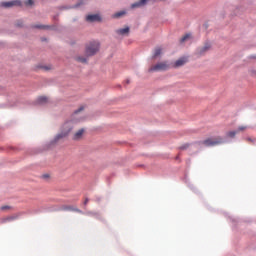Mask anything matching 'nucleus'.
Here are the masks:
<instances>
[{"instance_id":"nucleus-1","label":"nucleus","mask_w":256,"mask_h":256,"mask_svg":"<svg viewBox=\"0 0 256 256\" xmlns=\"http://www.w3.org/2000/svg\"><path fill=\"white\" fill-rule=\"evenodd\" d=\"M99 52V42H89L85 48L86 57H93Z\"/></svg>"},{"instance_id":"nucleus-2","label":"nucleus","mask_w":256,"mask_h":256,"mask_svg":"<svg viewBox=\"0 0 256 256\" xmlns=\"http://www.w3.org/2000/svg\"><path fill=\"white\" fill-rule=\"evenodd\" d=\"M223 143V138L217 137V138H208L202 142V145H205V147H215V145H221Z\"/></svg>"},{"instance_id":"nucleus-3","label":"nucleus","mask_w":256,"mask_h":256,"mask_svg":"<svg viewBox=\"0 0 256 256\" xmlns=\"http://www.w3.org/2000/svg\"><path fill=\"white\" fill-rule=\"evenodd\" d=\"M169 69V64L167 62H159L158 64L149 68V72L153 73V71H167Z\"/></svg>"},{"instance_id":"nucleus-4","label":"nucleus","mask_w":256,"mask_h":256,"mask_svg":"<svg viewBox=\"0 0 256 256\" xmlns=\"http://www.w3.org/2000/svg\"><path fill=\"white\" fill-rule=\"evenodd\" d=\"M21 7V1L19 0H14L10 2H1L0 7H5L6 9H9V7Z\"/></svg>"},{"instance_id":"nucleus-5","label":"nucleus","mask_w":256,"mask_h":256,"mask_svg":"<svg viewBox=\"0 0 256 256\" xmlns=\"http://www.w3.org/2000/svg\"><path fill=\"white\" fill-rule=\"evenodd\" d=\"M86 21H88L89 23H94V21H101V16H99L98 14L88 15L86 17Z\"/></svg>"},{"instance_id":"nucleus-6","label":"nucleus","mask_w":256,"mask_h":256,"mask_svg":"<svg viewBox=\"0 0 256 256\" xmlns=\"http://www.w3.org/2000/svg\"><path fill=\"white\" fill-rule=\"evenodd\" d=\"M189 60L187 59V57H182L179 58L175 63H174V67H183V65H185V63H187Z\"/></svg>"},{"instance_id":"nucleus-7","label":"nucleus","mask_w":256,"mask_h":256,"mask_svg":"<svg viewBox=\"0 0 256 256\" xmlns=\"http://www.w3.org/2000/svg\"><path fill=\"white\" fill-rule=\"evenodd\" d=\"M15 219H17V215L6 216L0 219V223H11V221H15Z\"/></svg>"},{"instance_id":"nucleus-8","label":"nucleus","mask_w":256,"mask_h":256,"mask_svg":"<svg viewBox=\"0 0 256 256\" xmlns=\"http://www.w3.org/2000/svg\"><path fill=\"white\" fill-rule=\"evenodd\" d=\"M211 49V44L206 43L203 47L199 48L197 51L198 55H203L204 53H207Z\"/></svg>"},{"instance_id":"nucleus-9","label":"nucleus","mask_w":256,"mask_h":256,"mask_svg":"<svg viewBox=\"0 0 256 256\" xmlns=\"http://www.w3.org/2000/svg\"><path fill=\"white\" fill-rule=\"evenodd\" d=\"M83 133H85V130H84V129L78 130V131L74 134L73 139H74L75 141H78V139H81V137H83Z\"/></svg>"},{"instance_id":"nucleus-10","label":"nucleus","mask_w":256,"mask_h":256,"mask_svg":"<svg viewBox=\"0 0 256 256\" xmlns=\"http://www.w3.org/2000/svg\"><path fill=\"white\" fill-rule=\"evenodd\" d=\"M147 3V0H140L139 2H136L131 5L132 9H136V7H143Z\"/></svg>"},{"instance_id":"nucleus-11","label":"nucleus","mask_w":256,"mask_h":256,"mask_svg":"<svg viewBox=\"0 0 256 256\" xmlns=\"http://www.w3.org/2000/svg\"><path fill=\"white\" fill-rule=\"evenodd\" d=\"M162 53H163V48H161V47H156V48L154 49L153 58L155 59V58L159 57Z\"/></svg>"},{"instance_id":"nucleus-12","label":"nucleus","mask_w":256,"mask_h":256,"mask_svg":"<svg viewBox=\"0 0 256 256\" xmlns=\"http://www.w3.org/2000/svg\"><path fill=\"white\" fill-rule=\"evenodd\" d=\"M116 33H118V35H125V34L129 33V27L119 29L116 31Z\"/></svg>"},{"instance_id":"nucleus-13","label":"nucleus","mask_w":256,"mask_h":256,"mask_svg":"<svg viewBox=\"0 0 256 256\" xmlns=\"http://www.w3.org/2000/svg\"><path fill=\"white\" fill-rule=\"evenodd\" d=\"M49 101V98H47L46 96H40L38 98V103H40L41 105L47 103Z\"/></svg>"},{"instance_id":"nucleus-14","label":"nucleus","mask_w":256,"mask_h":256,"mask_svg":"<svg viewBox=\"0 0 256 256\" xmlns=\"http://www.w3.org/2000/svg\"><path fill=\"white\" fill-rule=\"evenodd\" d=\"M191 39V34H186L180 39V43H185L186 41H189Z\"/></svg>"},{"instance_id":"nucleus-15","label":"nucleus","mask_w":256,"mask_h":256,"mask_svg":"<svg viewBox=\"0 0 256 256\" xmlns=\"http://www.w3.org/2000/svg\"><path fill=\"white\" fill-rule=\"evenodd\" d=\"M191 146L190 143L182 144L179 149L180 151H187V149Z\"/></svg>"},{"instance_id":"nucleus-16","label":"nucleus","mask_w":256,"mask_h":256,"mask_svg":"<svg viewBox=\"0 0 256 256\" xmlns=\"http://www.w3.org/2000/svg\"><path fill=\"white\" fill-rule=\"evenodd\" d=\"M76 61H78L79 63H87V58L78 56L76 57Z\"/></svg>"},{"instance_id":"nucleus-17","label":"nucleus","mask_w":256,"mask_h":256,"mask_svg":"<svg viewBox=\"0 0 256 256\" xmlns=\"http://www.w3.org/2000/svg\"><path fill=\"white\" fill-rule=\"evenodd\" d=\"M237 133H239V131H230L227 133V137H230L233 139V137H235Z\"/></svg>"},{"instance_id":"nucleus-18","label":"nucleus","mask_w":256,"mask_h":256,"mask_svg":"<svg viewBox=\"0 0 256 256\" xmlns=\"http://www.w3.org/2000/svg\"><path fill=\"white\" fill-rule=\"evenodd\" d=\"M123 15H125V11H120V12L114 14V17L117 19L119 17H123Z\"/></svg>"},{"instance_id":"nucleus-19","label":"nucleus","mask_w":256,"mask_h":256,"mask_svg":"<svg viewBox=\"0 0 256 256\" xmlns=\"http://www.w3.org/2000/svg\"><path fill=\"white\" fill-rule=\"evenodd\" d=\"M36 29H49V26H35Z\"/></svg>"},{"instance_id":"nucleus-20","label":"nucleus","mask_w":256,"mask_h":256,"mask_svg":"<svg viewBox=\"0 0 256 256\" xmlns=\"http://www.w3.org/2000/svg\"><path fill=\"white\" fill-rule=\"evenodd\" d=\"M25 5H33V0H26Z\"/></svg>"},{"instance_id":"nucleus-21","label":"nucleus","mask_w":256,"mask_h":256,"mask_svg":"<svg viewBox=\"0 0 256 256\" xmlns=\"http://www.w3.org/2000/svg\"><path fill=\"white\" fill-rule=\"evenodd\" d=\"M83 109H85V108L83 106H81L78 110L75 111V114L81 113V111H83Z\"/></svg>"},{"instance_id":"nucleus-22","label":"nucleus","mask_w":256,"mask_h":256,"mask_svg":"<svg viewBox=\"0 0 256 256\" xmlns=\"http://www.w3.org/2000/svg\"><path fill=\"white\" fill-rule=\"evenodd\" d=\"M245 129H246L245 126H240V127L238 128V132H239V131H245Z\"/></svg>"},{"instance_id":"nucleus-23","label":"nucleus","mask_w":256,"mask_h":256,"mask_svg":"<svg viewBox=\"0 0 256 256\" xmlns=\"http://www.w3.org/2000/svg\"><path fill=\"white\" fill-rule=\"evenodd\" d=\"M42 69H44V71H49V69H51V67H49V66H43Z\"/></svg>"},{"instance_id":"nucleus-24","label":"nucleus","mask_w":256,"mask_h":256,"mask_svg":"<svg viewBox=\"0 0 256 256\" xmlns=\"http://www.w3.org/2000/svg\"><path fill=\"white\" fill-rule=\"evenodd\" d=\"M80 5H85V2L80 1L75 7H80Z\"/></svg>"},{"instance_id":"nucleus-25","label":"nucleus","mask_w":256,"mask_h":256,"mask_svg":"<svg viewBox=\"0 0 256 256\" xmlns=\"http://www.w3.org/2000/svg\"><path fill=\"white\" fill-rule=\"evenodd\" d=\"M72 211H76V213H81V210H79V208H74L72 209Z\"/></svg>"},{"instance_id":"nucleus-26","label":"nucleus","mask_w":256,"mask_h":256,"mask_svg":"<svg viewBox=\"0 0 256 256\" xmlns=\"http://www.w3.org/2000/svg\"><path fill=\"white\" fill-rule=\"evenodd\" d=\"M89 203V198H86L84 201V205H87Z\"/></svg>"},{"instance_id":"nucleus-27","label":"nucleus","mask_w":256,"mask_h":256,"mask_svg":"<svg viewBox=\"0 0 256 256\" xmlns=\"http://www.w3.org/2000/svg\"><path fill=\"white\" fill-rule=\"evenodd\" d=\"M2 211H5V209H9V206H2Z\"/></svg>"},{"instance_id":"nucleus-28","label":"nucleus","mask_w":256,"mask_h":256,"mask_svg":"<svg viewBox=\"0 0 256 256\" xmlns=\"http://www.w3.org/2000/svg\"><path fill=\"white\" fill-rule=\"evenodd\" d=\"M126 83H127V84H129V83H130V81H129V80H127V81H126Z\"/></svg>"},{"instance_id":"nucleus-29","label":"nucleus","mask_w":256,"mask_h":256,"mask_svg":"<svg viewBox=\"0 0 256 256\" xmlns=\"http://www.w3.org/2000/svg\"><path fill=\"white\" fill-rule=\"evenodd\" d=\"M66 135H67V133H66V134H64V135H63V137H65Z\"/></svg>"},{"instance_id":"nucleus-30","label":"nucleus","mask_w":256,"mask_h":256,"mask_svg":"<svg viewBox=\"0 0 256 256\" xmlns=\"http://www.w3.org/2000/svg\"><path fill=\"white\" fill-rule=\"evenodd\" d=\"M58 137H63V136H61V135H58Z\"/></svg>"},{"instance_id":"nucleus-31","label":"nucleus","mask_w":256,"mask_h":256,"mask_svg":"<svg viewBox=\"0 0 256 256\" xmlns=\"http://www.w3.org/2000/svg\"><path fill=\"white\" fill-rule=\"evenodd\" d=\"M160 1H167V0H160Z\"/></svg>"}]
</instances>
